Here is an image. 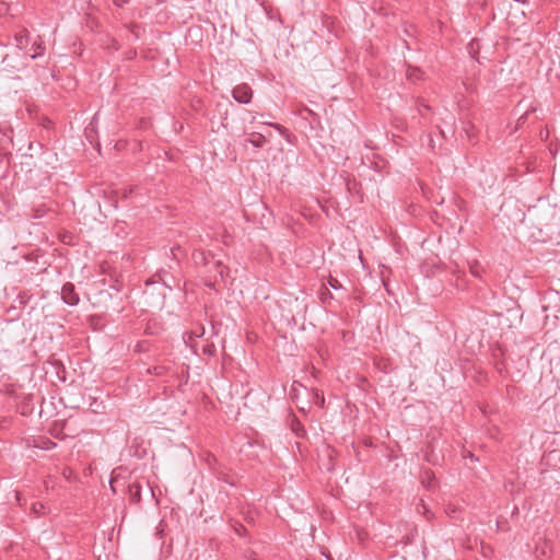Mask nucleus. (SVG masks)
<instances>
[{
  "label": "nucleus",
  "instance_id": "nucleus-11",
  "mask_svg": "<svg viewBox=\"0 0 560 560\" xmlns=\"http://www.w3.org/2000/svg\"><path fill=\"white\" fill-rule=\"evenodd\" d=\"M34 46V52L31 54L32 59H36L37 57L42 56L44 54L45 47L42 44H35Z\"/></svg>",
  "mask_w": 560,
  "mask_h": 560
},
{
  "label": "nucleus",
  "instance_id": "nucleus-3",
  "mask_svg": "<svg viewBox=\"0 0 560 560\" xmlns=\"http://www.w3.org/2000/svg\"><path fill=\"white\" fill-rule=\"evenodd\" d=\"M141 490H142V486L140 485V482L135 481V482L129 483L128 492H129L131 502L139 503L141 501Z\"/></svg>",
  "mask_w": 560,
  "mask_h": 560
},
{
  "label": "nucleus",
  "instance_id": "nucleus-18",
  "mask_svg": "<svg viewBox=\"0 0 560 560\" xmlns=\"http://www.w3.org/2000/svg\"><path fill=\"white\" fill-rule=\"evenodd\" d=\"M215 352L214 346L211 345L210 347L205 348V353L211 355Z\"/></svg>",
  "mask_w": 560,
  "mask_h": 560
},
{
  "label": "nucleus",
  "instance_id": "nucleus-8",
  "mask_svg": "<svg viewBox=\"0 0 560 560\" xmlns=\"http://www.w3.org/2000/svg\"><path fill=\"white\" fill-rule=\"evenodd\" d=\"M173 258L177 261L182 259V257L185 256V250L180 246H174L170 249Z\"/></svg>",
  "mask_w": 560,
  "mask_h": 560
},
{
  "label": "nucleus",
  "instance_id": "nucleus-16",
  "mask_svg": "<svg viewBox=\"0 0 560 560\" xmlns=\"http://www.w3.org/2000/svg\"><path fill=\"white\" fill-rule=\"evenodd\" d=\"M528 113H529V110H526L522 116H520V118L517 119V124H516L517 127L525 124Z\"/></svg>",
  "mask_w": 560,
  "mask_h": 560
},
{
  "label": "nucleus",
  "instance_id": "nucleus-9",
  "mask_svg": "<svg viewBox=\"0 0 560 560\" xmlns=\"http://www.w3.org/2000/svg\"><path fill=\"white\" fill-rule=\"evenodd\" d=\"M334 298L332 293L329 291L327 287H324V289L319 292V299L323 303H327Z\"/></svg>",
  "mask_w": 560,
  "mask_h": 560
},
{
  "label": "nucleus",
  "instance_id": "nucleus-4",
  "mask_svg": "<svg viewBox=\"0 0 560 560\" xmlns=\"http://www.w3.org/2000/svg\"><path fill=\"white\" fill-rule=\"evenodd\" d=\"M291 430L298 438H304L306 435V430L304 429V425L301 423V421L293 417L291 420Z\"/></svg>",
  "mask_w": 560,
  "mask_h": 560
},
{
  "label": "nucleus",
  "instance_id": "nucleus-10",
  "mask_svg": "<svg viewBox=\"0 0 560 560\" xmlns=\"http://www.w3.org/2000/svg\"><path fill=\"white\" fill-rule=\"evenodd\" d=\"M421 71L418 68H409L407 70V75L411 80H418L421 77Z\"/></svg>",
  "mask_w": 560,
  "mask_h": 560
},
{
  "label": "nucleus",
  "instance_id": "nucleus-5",
  "mask_svg": "<svg viewBox=\"0 0 560 560\" xmlns=\"http://www.w3.org/2000/svg\"><path fill=\"white\" fill-rule=\"evenodd\" d=\"M249 142L256 148H261L267 142V140L266 137L261 133H253Z\"/></svg>",
  "mask_w": 560,
  "mask_h": 560
},
{
  "label": "nucleus",
  "instance_id": "nucleus-7",
  "mask_svg": "<svg viewBox=\"0 0 560 560\" xmlns=\"http://www.w3.org/2000/svg\"><path fill=\"white\" fill-rule=\"evenodd\" d=\"M214 266L220 278L224 281L225 277L229 275V268L225 267L221 261H215Z\"/></svg>",
  "mask_w": 560,
  "mask_h": 560
},
{
  "label": "nucleus",
  "instance_id": "nucleus-19",
  "mask_svg": "<svg viewBox=\"0 0 560 560\" xmlns=\"http://www.w3.org/2000/svg\"><path fill=\"white\" fill-rule=\"evenodd\" d=\"M429 109V106L428 105H424V104H421L419 105L418 107V110L421 115H423V110H428Z\"/></svg>",
  "mask_w": 560,
  "mask_h": 560
},
{
  "label": "nucleus",
  "instance_id": "nucleus-12",
  "mask_svg": "<svg viewBox=\"0 0 560 560\" xmlns=\"http://www.w3.org/2000/svg\"><path fill=\"white\" fill-rule=\"evenodd\" d=\"M328 285L334 290H341L343 289L342 284L334 277H329L328 279Z\"/></svg>",
  "mask_w": 560,
  "mask_h": 560
},
{
  "label": "nucleus",
  "instance_id": "nucleus-22",
  "mask_svg": "<svg viewBox=\"0 0 560 560\" xmlns=\"http://www.w3.org/2000/svg\"><path fill=\"white\" fill-rule=\"evenodd\" d=\"M249 560H259L258 557L254 553L250 555Z\"/></svg>",
  "mask_w": 560,
  "mask_h": 560
},
{
  "label": "nucleus",
  "instance_id": "nucleus-6",
  "mask_svg": "<svg viewBox=\"0 0 560 560\" xmlns=\"http://www.w3.org/2000/svg\"><path fill=\"white\" fill-rule=\"evenodd\" d=\"M36 446L39 448L46 450V451H50V450L55 448L57 446V444L49 439H42L36 444Z\"/></svg>",
  "mask_w": 560,
  "mask_h": 560
},
{
  "label": "nucleus",
  "instance_id": "nucleus-15",
  "mask_svg": "<svg viewBox=\"0 0 560 560\" xmlns=\"http://www.w3.org/2000/svg\"><path fill=\"white\" fill-rule=\"evenodd\" d=\"M18 46L21 47L27 42L26 34L16 36Z\"/></svg>",
  "mask_w": 560,
  "mask_h": 560
},
{
  "label": "nucleus",
  "instance_id": "nucleus-21",
  "mask_svg": "<svg viewBox=\"0 0 560 560\" xmlns=\"http://www.w3.org/2000/svg\"><path fill=\"white\" fill-rule=\"evenodd\" d=\"M97 118H98V113H96V114L93 116V118H92V121H91L90 126H93V125H94V122L97 120Z\"/></svg>",
  "mask_w": 560,
  "mask_h": 560
},
{
  "label": "nucleus",
  "instance_id": "nucleus-14",
  "mask_svg": "<svg viewBox=\"0 0 560 560\" xmlns=\"http://www.w3.org/2000/svg\"><path fill=\"white\" fill-rule=\"evenodd\" d=\"M45 215V210L42 209V208H37V209H34V214L33 217L35 219H39V218H43Z\"/></svg>",
  "mask_w": 560,
  "mask_h": 560
},
{
  "label": "nucleus",
  "instance_id": "nucleus-2",
  "mask_svg": "<svg viewBox=\"0 0 560 560\" xmlns=\"http://www.w3.org/2000/svg\"><path fill=\"white\" fill-rule=\"evenodd\" d=\"M61 299L66 304L70 306L78 305V303L80 302V298L75 291V287L73 283L67 282L62 285Z\"/></svg>",
  "mask_w": 560,
  "mask_h": 560
},
{
  "label": "nucleus",
  "instance_id": "nucleus-17",
  "mask_svg": "<svg viewBox=\"0 0 560 560\" xmlns=\"http://www.w3.org/2000/svg\"><path fill=\"white\" fill-rule=\"evenodd\" d=\"M164 371L163 366H154L153 370H149L150 373H153L155 375H162Z\"/></svg>",
  "mask_w": 560,
  "mask_h": 560
},
{
  "label": "nucleus",
  "instance_id": "nucleus-13",
  "mask_svg": "<svg viewBox=\"0 0 560 560\" xmlns=\"http://www.w3.org/2000/svg\"><path fill=\"white\" fill-rule=\"evenodd\" d=\"M271 127H273L276 130H278L281 135L285 136L287 135V129L279 125V124H269Z\"/></svg>",
  "mask_w": 560,
  "mask_h": 560
},
{
  "label": "nucleus",
  "instance_id": "nucleus-20",
  "mask_svg": "<svg viewBox=\"0 0 560 560\" xmlns=\"http://www.w3.org/2000/svg\"><path fill=\"white\" fill-rule=\"evenodd\" d=\"M127 0H114V3L117 5V7H121L124 3H126Z\"/></svg>",
  "mask_w": 560,
  "mask_h": 560
},
{
  "label": "nucleus",
  "instance_id": "nucleus-1",
  "mask_svg": "<svg viewBox=\"0 0 560 560\" xmlns=\"http://www.w3.org/2000/svg\"><path fill=\"white\" fill-rule=\"evenodd\" d=\"M232 95L237 103L248 104L253 97V90L248 84L242 83L233 89Z\"/></svg>",
  "mask_w": 560,
  "mask_h": 560
}]
</instances>
